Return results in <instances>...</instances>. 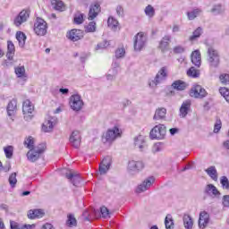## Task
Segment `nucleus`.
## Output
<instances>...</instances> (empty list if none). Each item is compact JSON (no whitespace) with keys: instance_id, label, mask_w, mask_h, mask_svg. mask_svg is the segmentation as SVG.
Returning a JSON list of instances; mask_svg holds the SVG:
<instances>
[{"instance_id":"f257e3e1","label":"nucleus","mask_w":229,"mask_h":229,"mask_svg":"<svg viewBox=\"0 0 229 229\" xmlns=\"http://www.w3.org/2000/svg\"><path fill=\"white\" fill-rule=\"evenodd\" d=\"M207 62L210 69H217L221 64V55H219V51L213 47H208Z\"/></svg>"},{"instance_id":"f03ea898","label":"nucleus","mask_w":229,"mask_h":229,"mask_svg":"<svg viewBox=\"0 0 229 229\" xmlns=\"http://www.w3.org/2000/svg\"><path fill=\"white\" fill-rule=\"evenodd\" d=\"M118 137H121V130L118 126H114L112 129L107 130L106 134L103 135L102 142H104V144H106V142L112 144V142Z\"/></svg>"},{"instance_id":"7ed1b4c3","label":"nucleus","mask_w":229,"mask_h":229,"mask_svg":"<svg viewBox=\"0 0 229 229\" xmlns=\"http://www.w3.org/2000/svg\"><path fill=\"white\" fill-rule=\"evenodd\" d=\"M166 133L167 128L165 125L159 123L150 131V139L162 140L163 139H165Z\"/></svg>"},{"instance_id":"20e7f679","label":"nucleus","mask_w":229,"mask_h":229,"mask_svg":"<svg viewBox=\"0 0 229 229\" xmlns=\"http://www.w3.org/2000/svg\"><path fill=\"white\" fill-rule=\"evenodd\" d=\"M44 151H46V144L41 143L37 147V148H31L27 153L28 160H30V162H37Z\"/></svg>"},{"instance_id":"39448f33","label":"nucleus","mask_w":229,"mask_h":229,"mask_svg":"<svg viewBox=\"0 0 229 229\" xmlns=\"http://www.w3.org/2000/svg\"><path fill=\"white\" fill-rule=\"evenodd\" d=\"M34 32L38 37H44L47 33V22L42 18H38L34 23Z\"/></svg>"},{"instance_id":"423d86ee","label":"nucleus","mask_w":229,"mask_h":229,"mask_svg":"<svg viewBox=\"0 0 229 229\" xmlns=\"http://www.w3.org/2000/svg\"><path fill=\"white\" fill-rule=\"evenodd\" d=\"M148 42V37L144 32H139L134 37V51H142Z\"/></svg>"},{"instance_id":"0eeeda50","label":"nucleus","mask_w":229,"mask_h":229,"mask_svg":"<svg viewBox=\"0 0 229 229\" xmlns=\"http://www.w3.org/2000/svg\"><path fill=\"white\" fill-rule=\"evenodd\" d=\"M83 99L79 94H75L70 97V106L74 112H80L83 108Z\"/></svg>"},{"instance_id":"6e6552de","label":"nucleus","mask_w":229,"mask_h":229,"mask_svg":"<svg viewBox=\"0 0 229 229\" xmlns=\"http://www.w3.org/2000/svg\"><path fill=\"white\" fill-rule=\"evenodd\" d=\"M14 55H15V45H13V42L12 41H7V54H6L7 60H5L3 63V65H5V67H9V65H13Z\"/></svg>"},{"instance_id":"1a4fd4ad","label":"nucleus","mask_w":229,"mask_h":229,"mask_svg":"<svg viewBox=\"0 0 229 229\" xmlns=\"http://www.w3.org/2000/svg\"><path fill=\"white\" fill-rule=\"evenodd\" d=\"M166 78H167V67L164 66L158 71L155 79L151 82H149V87H157V85L165 81Z\"/></svg>"},{"instance_id":"9d476101","label":"nucleus","mask_w":229,"mask_h":229,"mask_svg":"<svg viewBox=\"0 0 229 229\" xmlns=\"http://www.w3.org/2000/svg\"><path fill=\"white\" fill-rule=\"evenodd\" d=\"M155 183V177L150 176L146 178L136 189V192L140 194V192H146L153 184Z\"/></svg>"},{"instance_id":"9b49d317","label":"nucleus","mask_w":229,"mask_h":229,"mask_svg":"<svg viewBox=\"0 0 229 229\" xmlns=\"http://www.w3.org/2000/svg\"><path fill=\"white\" fill-rule=\"evenodd\" d=\"M65 171V178L67 180H70L71 183L74 185L75 187H78L80 185V182H81V177L80 176V174L75 173L74 171L71 170H64Z\"/></svg>"},{"instance_id":"f8f14e48","label":"nucleus","mask_w":229,"mask_h":229,"mask_svg":"<svg viewBox=\"0 0 229 229\" xmlns=\"http://www.w3.org/2000/svg\"><path fill=\"white\" fill-rule=\"evenodd\" d=\"M190 96L191 98H198L199 99H203L207 97V90L203 89L200 85H196L190 91Z\"/></svg>"},{"instance_id":"ddd939ff","label":"nucleus","mask_w":229,"mask_h":229,"mask_svg":"<svg viewBox=\"0 0 229 229\" xmlns=\"http://www.w3.org/2000/svg\"><path fill=\"white\" fill-rule=\"evenodd\" d=\"M28 19H30V12L26 10H22L18 14V16L14 19L13 24L14 26L19 28V26H21L22 24H24V22H26Z\"/></svg>"},{"instance_id":"4468645a","label":"nucleus","mask_w":229,"mask_h":229,"mask_svg":"<svg viewBox=\"0 0 229 229\" xmlns=\"http://www.w3.org/2000/svg\"><path fill=\"white\" fill-rule=\"evenodd\" d=\"M144 169V163L142 161H130L128 164V171L131 174L139 173Z\"/></svg>"},{"instance_id":"2eb2a0df","label":"nucleus","mask_w":229,"mask_h":229,"mask_svg":"<svg viewBox=\"0 0 229 229\" xmlns=\"http://www.w3.org/2000/svg\"><path fill=\"white\" fill-rule=\"evenodd\" d=\"M134 146L140 151H146L148 149V143H146V137L139 135L134 138Z\"/></svg>"},{"instance_id":"dca6fc26","label":"nucleus","mask_w":229,"mask_h":229,"mask_svg":"<svg viewBox=\"0 0 229 229\" xmlns=\"http://www.w3.org/2000/svg\"><path fill=\"white\" fill-rule=\"evenodd\" d=\"M208 223H210V215L207 211H201L199 217V227L205 229L206 226H208Z\"/></svg>"},{"instance_id":"f3484780","label":"nucleus","mask_w":229,"mask_h":229,"mask_svg":"<svg viewBox=\"0 0 229 229\" xmlns=\"http://www.w3.org/2000/svg\"><path fill=\"white\" fill-rule=\"evenodd\" d=\"M171 38H172L170 35H165V37L162 38L158 46V49H160L161 52L167 53V51H169L170 49L169 45L171 44Z\"/></svg>"},{"instance_id":"a211bd4d","label":"nucleus","mask_w":229,"mask_h":229,"mask_svg":"<svg viewBox=\"0 0 229 229\" xmlns=\"http://www.w3.org/2000/svg\"><path fill=\"white\" fill-rule=\"evenodd\" d=\"M83 35V30L73 29L69 32L67 38H69V40H72V42H78V40H81Z\"/></svg>"},{"instance_id":"6ab92c4d","label":"nucleus","mask_w":229,"mask_h":229,"mask_svg":"<svg viewBox=\"0 0 229 229\" xmlns=\"http://www.w3.org/2000/svg\"><path fill=\"white\" fill-rule=\"evenodd\" d=\"M81 143V136L80 135V131H74L72 132L70 136V144L72 148L78 149L80 148V144Z\"/></svg>"},{"instance_id":"aec40b11","label":"nucleus","mask_w":229,"mask_h":229,"mask_svg":"<svg viewBox=\"0 0 229 229\" xmlns=\"http://www.w3.org/2000/svg\"><path fill=\"white\" fill-rule=\"evenodd\" d=\"M204 194H208V196H212L213 198H219V196H221V192L214 184L206 185Z\"/></svg>"},{"instance_id":"412c9836","label":"nucleus","mask_w":229,"mask_h":229,"mask_svg":"<svg viewBox=\"0 0 229 229\" xmlns=\"http://www.w3.org/2000/svg\"><path fill=\"white\" fill-rule=\"evenodd\" d=\"M99 12H101V5L98 3L91 4L89 12V21H94V18L98 17Z\"/></svg>"},{"instance_id":"4be33fe9","label":"nucleus","mask_w":229,"mask_h":229,"mask_svg":"<svg viewBox=\"0 0 229 229\" xmlns=\"http://www.w3.org/2000/svg\"><path fill=\"white\" fill-rule=\"evenodd\" d=\"M55 124H56V119L49 118L48 120H46L43 123L42 131H45V133H49V131H53V129L55 128Z\"/></svg>"},{"instance_id":"5701e85b","label":"nucleus","mask_w":229,"mask_h":229,"mask_svg":"<svg viewBox=\"0 0 229 229\" xmlns=\"http://www.w3.org/2000/svg\"><path fill=\"white\" fill-rule=\"evenodd\" d=\"M165 115H167V109L165 107H158L155 112L153 119L154 121L165 120Z\"/></svg>"},{"instance_id":"b1692460","label":"nucleus","mask_w":229,"mask_h":229,"mask_svg":"<svg viewBox=\"0 0 229 229\" xmlns=\"http://www.w3.org/2000/svg\"><path fill=\"white\" fill-rule=\"evenodd\" d=\"M33 110H34V107H33V105H31V101L28 99L25 100L22 105V112L24 115H29L30 117H31V114H33Z\"/></svg>"},{"instance_id":"393cba45","label":"nucleus","mask_w":229,"mask_h":229,"mask_svg":"<svg viewBox=\"0 0 229 229\" xmlns=\"http://www.w3.org/2000/svg\"><path fill=\"white\" fill-rule=\"evenodd\" d=\"M189 110H191V100H186L182 102L180 107V117H187V114H189Z\"/></svg>"},{"instance_id":"a878e982","label":"nucleus","mask_w":229,"mask_h":229,"mask_svg":"<svg viewBox=\"0 0 229 229\" xmlns=\"http://www.w3.org/2000/svg\"><path fill=\"white\" fill-rule=\"evenodd\" d=\"M44 210L42 209H30L28 212V217L29 219H38L40 217H44Z\"/></svg>"},{"instance_id":"bb28decb","label":"nucleus","mask_w":229,"mask_h":229,"mask_svg":"<svg viewBox=\"0 0 229 229\" xmlns=\"http://www.w3.org/2000/svg\"><path fill=\"white\" fill-rule=\"evenodd\" d=\"M191 62L195 67H199L201 65V53H199V50L192 52Z\"/></svg>"},{"instance_id":"cd10ccee","label":"nucleus","mask_w":229,"mask_h":229,"mask_svg":"<svg viewBox=\"0 0 229 229\" xmlns=\"http://www.w3.org/2000/svg\"><path fill=\"white\" fill-rule=\"evenodd\" d=\"M182 221L185 229H192L194 226V221L192 220V217L190 216V215L184 214L182 216Z\"/></svg>"},{"instance_id":"c85d7f7f","label":"nucleus","mask_w":229,"mask_h":229,"mask_svg":"<svg viewBox=\"0 0 229 229\" xmlns=\"http://www.w3.org/2000/svg\"><path fill=\"white\" fill-rule=\"evenodd\" d=\"M17 111V99H13L7 106V114L11 117Z\"/></svg>"},{"instance_id":"c756f323","label":"nucleus","mask_w":229,"mask_h":229,"mask_svg":"<svg viewBox=\"0 0 229 229\" xmlns=\"http://www.w3.org/2000/svg\"><path fill=\"white\" fill-rule=\"evenodd\" d=\"M172 88L174 90H185L187 89V83L182 80H177L172 83Z\"/></svg>"},{"instance_id":"7c9ffc66","label":"nucleus","mask_w":229,"mask_h":229,"mask_svg":"<svg viewBox=\"0 0 229 229\" xmlns=\"http://www.w3.org/2000/svg\"><path fill=\"white\" fill-rule=\"evenodd\" d=\"M225 7L223 6V4H217L213 5L212 9H211V13H213V15H221L223 13H225Z\"/></svg>"},{"instance_id":"2f4dec72","label":"nucleus","mask_w":229,"mask_h":229,"mask_svg":"<svg viewBox=\"0 0 229 229\" xmlns=\"http://www.w3.org/2000/svg\"><path fill=\"white\" fill-rule=\"evenodd\" d=\"M202 13L203 11L199 8L193 9L192 11L187 13V17L189 21H194V19H196V17H199Z\"/></svg>"},{"instance_id":"473e14b6","label":"nucleus","mask_w":229,"mask_h":229,"mask_svg":"<svg viewBox=\"0 0 229 229\" xmlns=\"http://www.w3.org/2000/svg\"><path fill=\"white\" fill-rule=\"evenodd\" d=\"M16 38L19 42V46L20 47H24V46H26V34H24V32L22 31H18L16 33Z\"/></svg>"},{"instance_id":"72a5a7b5","label":"nucleus","mask_w":229,"mask_h":229,"mask_svg":"<svg viewBox=\"0 0 229 229\" xmlns=\"http://www.w3.org/2000/svg\"><path fill=\"white\" fill-rule=\"evenodd\" d=\"M206 173L215 182H217V170L216 169V166H209L208 169H206Z\"/></svg>"},{"instance_id":"f704fd0d","label":"nucleus","mask_w":229,"mask_h":229,"mask_svg":"<svg viewBox=\"0 0 229 229\" xmlns=\"http://www.w3.org/2000/svg\"><path fill=\"white\" fill-rule=\"evenodd\" d=\"M107 26L111 28L113 31H117V26H119V21L114 17L110 16L107 20Z\"/></svg>"},{"instance_id":"c9c22d12","label":"nucleus","mask_w":229,"mask_h":229,"mask_svg":"<svg viewBox=\"0 0 229 229\" xmlns=\"http://www.w3.org/2000/svg\"><path fill=\"white\" fill-rule=\"evenodd\" d=\"M165 226L166 229H174V220H173V216L167 215L165 218Z\"/></svg>"},{"instance_id":"e433bc0d","label":"nucleus","mask_w":229,"mask_h":229,"mask_svg":"<svg viewBox=\"0 0 229 229\" xmlns=\"http://www.w3.org/2000/svg\"><path fill=\"white\" fill-rule=\"evenodd\" d=\"M203 33V29L201 27H198L192 33V35L190 37L191 42H194L197 38H199L201 37V34Z\"/></svg>"},{"instance_id":"4c0bfd02","label":"nucleus","mask_w":229,"mask_h":229,"mask_svg":"<svg viewBox=\"0 0 229 229\" xmlns=\"http://www.w3.org/2000/svg\"><path fill=\"white\" fill-rule=\"evenodd\" d=\"M51 4L55 10H57L59 12L64 11V2L61 0H51Z\"/></svg>"},{"instance_id":"58836bf2","label":"nucleus","mask_w":229,"mask_h":229,"mask_svg":"<svg viewBox=\"0 0 229 229\" xmlns=\"http://www.w3.org/2000/svg\"><path fill=\"white\" fill-rule=\"evenodd\" d=\"M144 13L147 17L153 19V17H155V7L151 4H148L145 7Z\"/></svg>"},{"instance_id":"ea45409f","label":"nucleus","mask_w":229,"mask_h":229,"mask_svg":"<svg viewBox=\"0 0 229 229\" xmlns=\"http://www.w3.org/2000/svg\"><path fill=\"white\" fill-rule=\"evenodd\" d=\"M15 74L18 78H26V69L24 66H18L14 70Z\"/></svg>"},{"instance_id":"a19ab883","label":"nucleus","mask_w":229,"mask_h":229,"mask_svg":"<svg viewBox=\"0 0 229 229\" xmlns=\"http://www.w3.org/2000/svg\"><path fill=\"white\" fill-rule=\"evenodd\" d=\"M24 145L28 149H35V140H33V137L30 136L28 140H25Z\"/></svg>"},{"instance_id":"79ce46f5","label":"nucleus","mask_w":229,"mask_h":229,"mask_svg":"<svg viewBox=\"0 0 229 229\" xmlns=\"http://www.w3.org/2000/svg\"><path fill=\"white\" fill-rule=\"evenodd\" d=\"M8 182L10 186L14 189L15 185H17V173H13L10 174Z\"/></svg>"},{"instance_id":"37998d69","label":"nucleus","mask_w":229,"mask_h":229,"mask_svg":"<svg viewBox=\"0 0 229 229\" xmlns=\"http://www.w3.org/2000/svg\"><path fill=\"white\" fill-rule=\"evenodd\" d=\"M83 17H84V14L80 13V12H77L75 14H74V18H73V21L75 24H83Z\"/></svg>"},{"instance_id":"c03bdc74","label":"nucleus","mask_w":229,"mask_h":229,"mask_svg":"<svg viewBox=\"0 0 229 229\" xmlns=\"http://www.w3.org/2000/svg\"><path fill=\"white\" fill-rule=\"evenodd\" d=\"M187 75L190 76L191 78H198L199 76V71L196 70L194 67H191L187 71Z\"/></svg>"},{"instance_id":"a18cd8bd","label":"nucleus","mask_w":229,"mask_h":229,"mask_svg":"<svg viewBox=\"0 0 229 229\" xmlns=\"http://www.w3.org/2000/svg\"><path fill=\"white\" fill-rule=\"evenodd\" d=\"M77 223L78 222L76 221V218L74 217V216L72 215L68 216V219L66 221L67 226H70V228H72V226H76Z\"/></svg>"},{"instance_id":"49530a36","label":"nucleus","mask_w":229,"mask_h":229,"mask_svg":"<svg viewBox=\"0 0 229 229\" xmlns=\"http://www.w3.org/2000/svg\"><path fill=\"white\" fill-rule=\"evenodd\" d=\"M4 151L6 158H12V157H13V146H7L4 148Z\"/></svg>"},{"instance_id":"de8ad7c7","label":"nucleus","mask_w":229,"mask_h":229,"mask_svg":"<svg viewBox=\"0 0 229 229\" xmlns=\"http://www.w3.org/2000/svg\"><path fill=\"white\" fill-rule=\"evenodd\" d=\"M100 213L104 219H108V217H110V211L105 206L100 208Z\"/></svg>"},{"instance_id":"09e8293b","label":"nucleus","mask_w":229,"mask_h":229,"mask_svg":"<svg viewBox=\"0 0 229 229\" xmlns=\"http://www.w3.org/2000/svg\"><path fill=\"white\" fill-rule=\"evenodd\" d=\"M220 183L223 189H225L226 191L229 190V181L227 176H222L220 179Z\"/></svg>"},{"instance_id":"8fccbe9b","label":"nucleus","mask_w":229,"mask_h":229,"mask_svg":"<svg viewBox=\"0 0 229 229\" xmlns=\"http://www.w3.org/2000/svg\"><path fill=\"white\" fill-rule=\"evenodd\" d=\"M221 96H223L227 103H229V89L226 88H221L219 89Z\"/></svg>"},{"instance_id":"3c124183","label":"nucleus","mask_w":229,"mask_h":229,"mask_svg":"<svg viewBox=\"0 0 229 229\" xmlns=\"http://www.w3.org/2000/svg\"><path fill=\"white\" fill-rule=\"evenodd\" d=\"M85 28L87 33H94L96 31V21L89 22Z\"/></svg>"},{"instance_id":"603ef678","label":"nucleus","mask_w":229,"mask_h":229,"mask_svg":"<svg viewBox=\"0 0 229 229\" xmlns=\"http://www.w3.org/2000/svg\"><path fill=\"white\" fill-rule=\"evenodd\" d=\"M108 46H110V42H108L106 40L102 41L97 45L96 50L98 51L99 49H106V47H108Z\"/></svg>"},{"instance_id":"864d4df0","label":"nucleus","mask_w":229,"mask_h":229,"mask_svg":"<svg viewBox=\"0 0 229 229\" xmlns=\"http://www.w3.org/2000/svg\"><path fill=\"white\" fill-rule=\"evenodd\" d=\"M219 80L221 83H224V85H229V74H226V73L221 74L219 77Z\"/></svg>"},{"instance_id":"5fc2aeb1","label":"nucleus","mask_w":229,"mask_h":229,"mask_svg":"<svg viewBox=\"0 0 229 229\" xmlns=\"http://www.w3.org/2000/svg\"><path fill=\"white\" fill-rule=\"evenodd\" d=\"M124 55H126V50H124V47L116 49L115 51L116 58H123Z\"/></svg>"},{"instance_id":"6e6d98bb","label":"nucleus","mask_w":229,"mask_h":229,"mask_svg":"<svg viewBox=\"0 0 229 229\" xmlns=\"http://www.w3.org/2000/svg\"><path fill=\"white\" fill-rule=\"evenodd\" d=\"M100 165H105L106 167H110V165H112V157H105L100 163Z\"/></svg>"},{"instance_id":"4d7b16f0","label":"nucleus","mask_w":229,"mask_h":229,"mask_svg":"<svg viewBox=\"0 0 229 229\" xmlns=\"http://www.w3.org/2000/svg\"><path fill=\"white\" fill-rule=\"evenodd\" d=\"M108 169H110V167L105 166V165H101V164L99 165L98 171L100 174H106Z\"/></svg>"},{"instance_id":"13d9d810","label":"nucleus","mask_w":229,"mask_h":229,"mask_svg":"<svg viewBox=\"0 0 229 229\" xmlns=\"http://www.w3.org/2000/svg\"><path fill=\"white\" fill-rule=\"evenodd\" d=\"M116 13L119 17H124V8H123L121 5H118L116 7Z\"/></svg>"},{"instance_id":"bf43d9fd","label":"nucleus","mask_w":229,"mask_h":229,"mask_svg":"<svg viewBox=\"0 0 229 229\" xmlns=\"http://www.w3.org/2000/svg\"><path fill=\"white\" fill-rule=\"evenodd\" d=\"M185 51V48H183V47L182 46H177L174 48V53H175V55H180L181 53H183Z\"/></svg>"},{"instance_id":"052dcab7","label":"nucleus","mask_w":229,"mask_h":229,"mask_svg":"<svg viewBox=\"0 0 229 229\" xmlns=\"http://www.w3.org/2000/svg\"><path fill=\"white\" fill-rule=\"evenodd\" d=\"M221 130V121L218 120L216 121V123H215V127H214V133H219V131Z\"/></svg>"},{"instance_id":"680f3d73","label":"nucleus","mask_w":229,"mask_h":229,"mask_svg":"<svg viewBox=\"0 0 229 229\" xmlns=\"http://www.w3.org/2000/svg\"><path fill=\"white\" fill-rule=\"evenodd\" d=\"M224 207H226L229 208V195H225L223 197V202H222Z\"/></svg>"},{"instance_id":"e2e57ef3","label":"nucleus","mask_w":229,"mask_h":229,"mask_svg":"<svg viewBox=\"0 0 229 229\" xmlns=\"http://www.w3.org/2000/svg\"><path fill=\"white\" fill-rule=\"evenodd\" d=\"M162 151V148H160V144H155L153 147V153H158Z\"/></svg>"},{"instance_id":"0e129e2a","label":"nucleus","mask_w":229,"mask_h":229,"mask_svg":"<svg viewBox=\"0 0 229 229\" xmlns=\"http://www.w3.org/2000/svg\"><path fill=\"white\" fill-rule=\"evenodd\" d=\"M83 217L87 220L89 221L90 220V216H89V210H86L82 213Z\"/></svg>"},{"instance_id":"69168bd1","label":"nucleus","mask_w":229,"mask_h":229,"mask_svg":"<svg viewBox=\"0 0 229 229\" xmlns=\"http://www.w3.org/2000/svg\"><path fill=\"white\" fill-rule=\"evenodd\" d=\"M41 229H55V227L53 226V225L51 224H45Z\"/></svg>"},{"instance_id":"338daca9","label":"nucleus","mask_w":229,"mask_h":229,"mask_svg":"<svg viewBox=\"0 0 229 229\" xmlns=\"http://www.w3.org/2000/svg\"><path fill=\"white\" fill-rule=\"evenodd\" d=\"M178 131H180V130L178 128L170 129V134L171 135H176V133H178Z\"/></svg>"},{"instance_id":"774afa93","label":"nucleus","mask_w":229,"mask_h":229,"mask_svg":"<svg viewBox=\"0 0 229 229\" xmlns=\"http://www.w3.org/2000/svg\"><path fill=\"white\" fill-rule=\"evenodd\" d=\"M224 148H225V149H229V140L224 142Z\"/></svg>"}]
</instances>
